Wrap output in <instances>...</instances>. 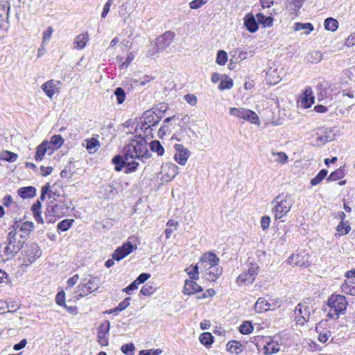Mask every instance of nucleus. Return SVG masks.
<instances>
[{
    "instance_id": "obj_1",
    "label": "nucleus",
    "mask_w": 355,
    "mask_h": 355,
    "mask_svg": "<svg viewBox=\"0 0 355 355\" xmlns=\"http://www.w3.org/2000/svg\"><path fill=\"white\" fill-rule=\"evenodd\" d=\"M123 156L116 155L112 158L115 170L121 171L125 168L124 172L129 173L135 171L139 165V161L144 162L151 157V153L148 149L147 142L143 138L132 139L123 148Z\"/></svg>"
},
{
    "instance_id": "obj_2",
    "label": "nucleus",
    "mask_w": 355,
    "mask_h": 355,
    "mask_svg": "<svg viewBox=\"0 0 355 355\" xmlns=\"http://www.w3.org/2000/svg\"><path fill=\"white\" fill-rule=\"evenodd\" d=\"M295 202L293 196L291 194L281 193L272 200V212L275 220L281 219L286 216Z\"/></svg>"
},
{
    "instance_id": "obj_3",
    "label": "nucleus",
    "mask_w": 355,
    "mask_h": 355,
    "mask_svg": "<svg viewBox=\"0 0 355 355\" xmlns=\"http://www.w3.org/2000/svg\"><path fill=\"white\" fill-rule=\"evenodd\" d=\"M348 302L346 297L341 295H332L328 299L325 311H328L327 316L329 319H338L340 314H344Z\"/></svg>"
},
{
    "instance_id": "obj_4",
    "label": "nucleus",
    "mask_w": 355,
    "mask_h": 355,
    "mask_svg": "<svg viewBox=\"0 0 355 355\" xmlns=\"http://www.w3.org/2000/svg\"><path fill=\"white\" fill-rule=\"evenodd\" d=\"M7 235V245L4 248L3 252L7 257V259H12L24 247L23 241L19 239V232L13 226Z\"/></svg>"
},
{
    "instance_id": "obj_5",
    "label": "nucleus",
    "mask_w": 355,
    "mask_h": 355,
    "mask_svg": "<svg viewBox=\"0 0 355 355\" xmlns=\"http://www.w3.org/2000/svg\"><path fill=\"white\" fill-rule=\"evenodd\" d=\"M51 200L46 209L45 218L48 223H53L58 218H60L65 215L68 211V207L62 202V203L53 204Z\"/></svg>"
},
{
    "instance_id": "obj_6",
    "label": "nucleus",
    "mask_w": 355,
    "mask_h": 355,
    "mask_svg": "<svg viewBox=\"0 0 355 355\" xmlns=\"http://www.w3.org/2000/svg\"><path fill=\"white\" fill-rule=\"evenodd\" d=\"M259 272V266L257 263L250 262L248 265V269L237 277L236 283L241 284H252Z\"/></svg>"
},
{
    "instance_id": "obj_7",
    "label": "nucleus",
    "mask_w": 355,
    "mask_h": 355,
    "mask_svg": "<svg viewBox=\"0 0 355 355\" xmlns=\"http://www.w3.org/2000/svg\"><path fill=\"white\" fill-rule=\"evenodd\" d=\"M99 288V279L97 277L84 278L77 287L76 293L78 297H83Z\"/></svg>"
},
{
    "instance_id": "obj_8",
    "label": "nucleus",
    "mask_w": 355,
    "mask_h": 355,
    "mask_svg": "<svg viewBox=\"0 0 355 355\" xmlns=\"http://www.w3.org/2000/svg\"><path fill=\"white\" fill-rule=\"evenodd\" d=\"M21 254L24 255L23 264L28 266L41 256L42 251L37 244L32 243L26 245Z\"/></svg>"
},
{
    "instance_id": "obj_9",
    "label": "nucleus",
    "mask_w": 355,
    "mask_h": 355,
    "mask_svg": "<svg viewBox=\"0 0 355 355\" xmlns=\"http://www.w3.org/2000/svg\"><path fill=\"white\" fill-rule=\"evenodd\" d=\"M174 36V33L171 31H167L162 35L158 37L155 44L156 49L150 55H153L155 53L159 52V51L166 49L171 44Z\"/></svg>"
},
{
    "instance_id": "obj_10",
    "label": "nucleus",
    "mask_w": 355,
    "mask_h": 355,
    "mask_svg": "<svg viewBox=\"0 0 355 355\" xmlns=\"http://www.w3.org/2000/svg\"><path fill=\"white\" fill-rule=\"evenodd\" d=\"M294 314L297 323L303 324L305 322L309 321L311 315V309L308 306L300 303L295 309Z\"/></svg>"
},
{
    "instance_id": "obj_11",
    "label": "nucleus",
    "mask_w": 355,
    "mask_h": 355,
    "mask_svg": "<svg viewBox=\"0 0 355 355\" xmlns=\"http://www.w3.org/2000/svg\"><path fill=\"white\" fill-rule=\"evenodd\" d=\"M135 246L131 242H125L122 246L118 247L112 254L113 259L120 261L130 254L134 249Z\"/></svg>"
},
{
    "instance_id": "obj_12",
    "label": "nucleus",
    "mask_w": 355,
    "mask_h": 355,
    "mask_svg": "<svg viewBox=\"0 0 355 355\" xmlns=\"http://www.w3.org/2000/svg\"><path fill=\"white\" fill-rule=\"evenodd\" d=\"M309 255L305 252L293 254L288 258L289 263L294 264L300 267H307L310 264Z\"/></svg>"
},
{
    "instance_id": "obj_13",
    "label": "nucleus",
    "mask_w": 355,
    "mask_h": 355,
    "mask_svg": "<svg viewBox=\"0 0 355 355\" xmlns=\"http://www.w3.org/2000/svg\"><path fill=\"white\" fill-rule=\"evenodd\" d=\"M277 306H279V305H277V301H267L263 297H259L254 304V310L258 313H262L270 309H275Z\"/></svg>"
},
{
    "instance_id": "obj_14",
    "label": "nucleus",
    "mask_w": 355,
    "mask_h": 355,
    "mask_svg": "<svg viewBox=\"0 0 355 355\" xmlns=\"http://www.w3.org/2000/svg\"><path fill=\"white\" fill-rule=\"evenodd\" d=\"M174 148L176 151L174 155L175 160L180 165H185L190 155L189 150L182 144H175Z\"/></svg>"
},
{
    "instance_id": "obj_15",
    "label": "nucleus",
    "mask_w": 355,
    "mask_h": 355,
    "mask_svg": "<svg viewBox=\"0 0 355 355\" xmlns=\"http://www.w3.org/2000/svg\"><path fill=\"white\" fill-rule=\"evenodd\" d=\"M110 329V322L107 320L101 324L98 329V341L102 346L108 345L107 334Z\"/></svg>"
},
{
    "instance_id": "obj_16",
    "label": "nucleus",
    "mask_w": 355,
    "mask_h": 355,
    "mask_svg": "<svg viewBox=\"0 0 355 355\" xmlns=\"http://www.w3.org/2000/svg\"><path fill=\"white\" fill-rule=\"evenodd\" d=\"M59 84V81H56L55 80H50L44 83L42 85L41 88L48 97L52 98L55 93L58 92V85Z\"/></svg>"
},
{
    "instance_id": "obj_17",
    "label": "nucleus",
    "mask_w": 355,
    "mask_h": 355,
    "mask_svg": "<svg viewBox=\"0 0 355 355\" xmlns=\"http://www.w3.org/2000/svg\"><path fill=\"white\" fill-rule=\"evenodd\" d=\"M244 26L250 33H255L259 28L258 21L252 13H248L245 16Z\"/></svg>"
},
{
    "instance_id": "obj_18",
    "label": "nucleus",
    "mask_w": 355,
    "mask_h": 355,
    "mask_svg": "<svg viewBox=\"0 0 355 355\" xmlns=\"http://www.w3.org/2000/svg\"><path fill=\"white\" fill-rule=\"evenodd\" d=\"M202 264H205V267H211L217 266L220 261L219 258L213 252H209L205 253L200 258Z\"/></svg>"
},
{
    "instance_id": "obj_19",
    "label": "nucleus",
    "mask_w": 355,
    "mask_h": 355,
    "mask_svg": "<svg viewBox=\"0 0 355 355\" xmlns=\"http://www.w3.org/2000/svg\"><path fill=\"white\" fill-rule=\"evenodd\" d=\"M141 120L146 121V123L150 126H156L159 123L160 118L156 116L154 112L151 110H147L143 114Z\"/></svg>"
},
{
    "instance_id": "obj_20",
    "label": "nucleus",
    "mask_w": 355,
    "mask_h": 355,
    "mask_svg": "<svg viewBox=\"0 0 355 355\" xmlns=\"http://www.w3.org/2000/svg\"><path fill=\"white\" fill-rule=\"evenodd\" d=\"M202 291V287L193 280H186L184 286V293L187 295L194 294Z\"/></svg>"
},
{
    "instance_id": "obj_21",
    "label": "nucleus",
    "mask_w": 355,
    "mask_h": 355,
    "mask_svg": "<svg viewBox=\"0 0 355 355\" xmlns=\"http://www.w3.org/2000/svg\"><path fill=\"white\" fill-rule=\"evenodd\" d=\"M314 103V97L312 96V90L308 87L305 89L301 99V105L304 108H309Z\"/></svg>"
},
{
    "instance_id": "obj_22",
    "label": "nucleus",
    "mask_w": 355,
    "mask_h": 355,
    "mask_svg": "<svg viewBox=\"0 0 355 355\" xmlns=\"http://www.w3.org/2000/svg\"><path fill=\"white\" fill-rule=\"evenodd\" d=\"M48 150L51 151V147L49 146L48 141H44L36 148V153L35 155V160L37 162L42 161Z\"/></svg>"
},
{
    "instance_id": "obj_23",
    "label": "nucleus",
    "mask_w": 355,
    "mask_h": 355,
    "mask_svg": "<svg viewBox=\"0 0 355 355\" xmlns=\"http://www.w3.org/2000/svg\"><path fill=\"white\" fill-rule=\"evenodd\" d=\"M89 41V35L87 33H82L77 35L73 42V48L76 49H83L85 48L87 42Z\"/></svg>"
},
{
    "instance_id": "obj_24",
    "label": "nucleus",
    "mask_w": 355,
    "mask_h": 355,
    "mask_svg": "<svg viewBox=\"0 0 355 355\" xmlns=\"http://www.w3.org/2000/svg\"><path fill=\"white\" fill-rule=\"evenodd\" d=\"M17 193L21 198H31L35 196L36 189L32 186L21 187L18 189Z\"/></svg>"
},
{
    "instance_id": "obj_25",
    "label": "nucleus",
    "mask_w": 355,
    "mask_h": 355,
    "mask_svg": "<svg viewBox=\"0 0 355 355\" xmlns=\"http://www.w3.org/2000/svg\"><path fill=\"white\" fill-rule=\"evenodd\" d=\"M83 146L85 147L90 153H92L97 150L100 146V142L95 138L86 139L83 144Z\"/></svg>"
},
{
    "instance_id": "obj_26",
    "label": "nucleus",
    "mask_w": 355,
    "mask_h": 355,
    "mask_svg": "<svg viewBox=\"0 0 355 355\" xmlns=\"http://www.w3.org/2000/svg\"><path fill=\"white\" fill-rule=\"evenodd\" d=\"M223 272V269L221 267L218 266V264L215 266L208 267L207 275V279L209 281H215L216 279L221 275Z\"/></svg>"
},
{
    "instance_id": "obj_27",
    "label": "nucleus",
    "mask_w": 355,
    "mask_h": 355,
    "mask_svg": "<svg viewBox=\"0 0 355 355\" xmlns=\"http://www.w3.org/2000/svg\"><path fill=\"white\" fill-rule=\"evenodd\" d=\"M263 349L266 355L276 354L279 351V345L278 343L271 340L264 345Z\"/></svg>"
},
{
    "instance_id": "obj_28",
    "label": "nucleus",
    "mask_w": 355,
    "mask_h": 355,
    "mask_svg": "<svg viewBox=\"0 0 355 355\" xmlns=\"http://www.w3.org/2000/svg\"><path fill=\"white\" fill-rule=\"evenodd\" d=\"M64 141V139L60 135H55L51 137L50 141L48 142L49 146L50 145L53 146V147L51 148V152H49V154L52 153L55 149L60 148L63 145Z\"/></svg>"
},
{
    "instance_id": "obj_29",
    "label": "nucleus",
    "mask_w": 355,
    "mask_h": 355,
    "mask_svg": "<svg viewBox=\"0 0 355 355\" xmlns=\"http://www.w3.org/2000/svg\"><path fill=\"white\" fill-rule=\"evenodd\" d=\"M258 23L263 26V27H271L273 24V18L270 16L266 17L262 13L259 12L256 15Z\"/></svg>"
},
{
    "instance_id": "obj_30",
    "label": "nucleus",
    "mask_w": 355,
    "mask_h": 355,
    "mask_svg": "<svg viewBox=\"0 0 355 355\" xmlns=\"http://www.w3.org/2000/svg\"><path fill=\"white\" fill-rule=\"evenodd\" d=\"M313 26L311 23H300L297 22L294 24V31H299L304 30L305 31L306 35H309L313 30Z\"/></svg>"
},
{
    "instance_id": "obj_31",
    "label": "nucleus",
    "mask_w": 355,
    "mask_h": 355,
    "mask_svg": "<svg viewBox=\"0 0 355 355\" xmlns=\"http://www.w3.org/2000/svg\"><path fill=\"white\" fill-rule=\"evenodd\" d=\"M226 347L227 349L230 352L234 353L235 354H239L242 352V345L239 341L236 340L229 341Z\"/></svg>"
},
{
    "instance_id": "obj_32",
    "label": "nucleus",
    "mask_w": 355,
    "mask_h": 355,
    "mask_svg": "<svg viewBox=\"0 0 355 355\" xmlns=\"http://www.w3.org/2000/svg\"><path fill=\"white\" fill-rule=\"evenodd\" d=\"M200 342L207 347H210L214 342V336L209 332H204L199 337Z\"/></svg>"
},
{
    "instance_id": "obj_33",
    "label": "nucleus",
    "mask_w": 355,
    "mask_h": 355,
    "mask_svg": "<svg viewBox=\"0 0 355 355\" xmlns=\"http://www.w3.org/2000/svg\"><path fill=\"white\" fill-rule=\"evenodd\" d=\"M150 150L155 152L158 156H162L164 154V148L158 140L152 141L150 143Z\"/></svg>"
},
{
    "instance_id": "obj_34",
    "label": "nucleus",
    "mask_w": 355,
    "mask_h": 355,
    "mask_svg": "<svg viewBox=\"0 0 355 355\" xmlns=\"http://www.w3.org/2000/svg\"><path fill=\"white\" fill-rule=\"evenodd\" d=\"M324 28L330 31H336L338 27V22L336 19L328 17L324 22Z\"/></svg>"
},
{
    "instance_id": "obj_35",
    "label": "nucleus",
    "mask_w": 355,
    "mask_h": 355,
    "mask_svg": "<svg viewBox=\"0 0 355 355\" xmlns=\"http://www.w3.org/2000/svg\"><path fill=\"white\" fill-rule=\"evenodd\" d=\"M156 291V286L154 283L148 282L142 286L140 293L144 296H150Z\"/></svg>"
},
{
    "instance_id": "obj_36",
    "label": "nucleus",
    "mask_w": 355,
    "mask_h": 355,
    "mask_svg": "<svg viewBox=\"0 0 355 355\" xmlns=\"http://www.w3.org/2000/svg\"><path fill=\"white\" fill-rule=\"evenodd\" d=\"M322 59V54L318 51H313L310 52L306 55V60L311 63H318Z\"/></svg>"
},
{
    "instance_id": "obj_37",
    "label": "nucleus",
    "mask_w": 355,
    "mask_h": 355,
    "mask_svg": "<svg viewBox=\"0 0 355 355\" xmlns=\"http://www.w3.org/2000/svg\"><path fill=\"white\" fill-rule=\"evenodd\" d=\"M342 291L346 294L355 295V283L351 280L345 282L342 286Z\"/></svg>"
},
{
    "instance_id": "obj_38",
    "label": "nucleus",
    "mask_w": 355,
    "mask_h": 355,
    "mask_svg": "<svg viewBox=\"0 0 355 355\" xmlns=\"http://www.w3.org/2000/svg\"><path fill=\"white\" fill-rule=\"evenodd\" d=\"M345 175V173L344 171V168L340 167L337 170L331 173V174L327 178L328 181H336L340 180Z\"/></svg>"
},
{
    "instance_id": "obj_39",
    "label": "nucleus",
    "mask_w": 355,
    "mask_h": 355,
    "mask_svg": "<svg viewBox=\"0 0 355 355\" xmlns=\"http://www.w3.org/2000/svg\"><path fill=\"white\" fill-rule=\"evenodd\" d=\"M130 300H131V298L130 297L125 298L122 302H121L118 304V306L116 308L109 310L108 311H107V313H112L114 312L122 311L123 310L125 309L130 305Z\"/></svg>"
},
{
    "instance_id": "obj_40",
    "label": "nucleus",
    "mask_w": 355,
    "mask_h": 355,
    "mask_svg": "<svg viewBox=\"0 0 355 355\" xmlns=\"http://www.w3.org/2000/svg\"><path fill=\"white\" fill-rule=\"evenodd\" d=\"M18 155L16 153L8 150L2 151L0 154V159L9 162H14L17 160Z\"/></svg>"
},
{
    "instance_id": "obj_41",
    "label": "nucleus",
    "mask_w": 355,
    "mask_h": 355,
    "mask_svg": "<svg viewBox=\"0 0 355 355\" xmlns=\"http://www.w3.org/2000/svg\"><path fill=\"white\" fill-rule=\"evenodd\" d=\"M245 113H249L248 109H245L243 107H231L230 109V115L236 116L237 118L244 119Z\"/></svg>"
},
{
    "instance_id": "obj_42",
    "label": "nucleus",
    "mask_w": 355,
    "mask_h": 355,
    "mask_svg": "<svg viewBox=\"0 0 355 355\" xmlns=\"http://www.w3.org/2000/svg\"><path fill=\"white\" fill-rule=\"evenodd\" d=\"M328 173L327 170L322 169L319 171V173L316 175V176L311 180V184L312 186H315L320 184L327 176Z\"/></svg>"
},
{
    "instance_id": "obj_43",
    "label": "nucleus",
    "mask_w": 355,
    "mask_h": 355,
    "mask_svg": "<svg viewBox=\"0 0 355 355\" xmlns=\"http://www.w3.org/2000/svg\"><path fill=\"white\" fill-rule=\"evenodd\" d=\"M73 219H64L60 221L57 226L58 231L64 232L68 230L73 223Z\"/></svg>"
},
{
    "instance_id": "obj_44",
    "label": "nucleus",
    "mask_w": 355,
    "mask_h": 355,
    "mask_svg": "<svg viewBox=\"0 0 355 355\" xmlns=\"http://www.w3.org/2000/svg\"><path fill=\"white\" fill-rule=\"evenodd\" d=\"M249 113H245L244 120L250 121V123L253 124H259V119L257 114L250 110H248Z\"/></svg>"
},
{
    "instance_id": "obj_45",
    "label": "nucleus",
    "mask_w": 355,
    "mask_h": 355,
    "mask_svg": "<svg viewBox=\"0 0 355 355\" xmlns=\"http://www.w3.org/2000/svg\"><path fill=\"white\" fill-rule=\"evenodd\" d=\"M351 230L350 226L348 225V222L341 221L337 226L336 230L340 235L347 234Z\"/></svg>"
},
{
    "instance_id": "obj_46",
    "label": "nucleus",
    "mask_w": 355,
    "mask_h": 355,
    "mask_svg": "<svg viewBox=\"0 0 355 355\" xmlns=\"http://www.w3.org/2000/svg\"><path fill=\"white\" fill-rule=\"evenodd\" d=\"M253 326L250 321H245L239 327V331L242 334H249L253 331Z\"/></svg>"
},
{
    "instance_id": "obj_47",
    "label": "nucleus",
    "mask_w": 355,
    "mask_h": 355,
    "mask_svg": "<svg viewBox=\"0 0 355 355\" xmlns=\"http://www.w3.org/2000/svg\"><path fill=\"white\" fill-rule=\"evenodd\" d=\"M114 94L118 104H122L125 101L126 94L122 87H117L114 91Z\"/></svg>"
},
{
    "instance_id": "obj_48",
    "label": "nucleus",
    "mask_w": 355,
    "mask_h": 355,
    "mask_svg": "<svg viewBox=\"0 0 355 355\" xmlns=\"http://www.w3.org/2000/svg\"><path fill=\"white\" fill-rule=\"evenodd\" d=\"M227 61V54L223 50H220L217 53L216 63L219 65H225Z\"/></svg>"
},
{
    "instance_id": "obj_49",
    "label": "nucleus",
    "mask_w": 355,
    "mask_h": 355,
    "mask_svg": "<svg viewBox=\"0 0 355 355\" xmlns=\"http://www.w3.org/2000/svg\"><path fill=\"white\" fill-rule=\"evenodd\" d=\"M186 272L189 275L191 280L193 279H198L199 278L198 277V266H191L189 268H187L186 269Z\"/></svg>"
},
{
    "instance_id": "obj_50",
    "label": "nucleus",
    "mask_w": 355,
    "mask_h": 355,
    "mask_svg": "<svg viewBox=\"0 0 355 355\" xmlns=\"http://www.w3.org/2000/svg\"><path fill=\"white\" fill-rule=\"evenodd\" d=\"M233 87V80L232 79L226 77L225 79L221 80L218 89L220 90H225L231 89Z\"/></svg>"
},
{
    "instance_id": "obj_51",
    "label": "nucleus",
    "mask_w": 355,
    "mask_h": 355,
    "mask_svg": "<svg viewBox=\"0 0 355 355\" xmlns=\"http://www.w3.org/2000/svg\"><path fill=\"white\" fill-rule=\"evenodd\" d=\"M121 350L125 355H134L135 347L133 343H128L123 345Z\"/></svg>"
},
{
    "instance_id": "obj_52",
    "label": "nucleus",
    "mask_w": 355,
    "mask_h": 355,
    "mask_svg": "<svg viewBox=\"0 0 355 355\" xmlns=\"http://www.w3.org/2000/svg\"><path fill=\"white\" fill-rule=\"evenodd\" d=\"M10 10V4L8 1L0 2V17L6 16L8 17V12Z\"/></svg>"
},
{
    "instance_id": "obj_53",
    "label": "nucleus",
    "mask_w": 355,
    "mask_h": 355,
    "mask_svg": "<svg viewBox=\"0 0 355 355\" xmlns=\"http://www.w3.org/2000/svg\"><path fill=\"white\" fill-rule=\"evenodd\" d=\"M33 228V223L32 222L26 221L21 224L20 229L19 230H17V232H22L24 233H27L29 234V232L32 230Z\"/></svg>"
},
{
    "instance_id": "obj_54",
    "label": "nucleus",
    "mask_w": 355,
    "mask_h": 355,
    "mask_svg": "<svg viewBox=\"0 0 355 355\" xmlns=\"http://www.w3.org/2000/svg\"><path fill=\"white\" fill-rule=\"evenodd\" d=\"M179 173L178 167L174 164H168V180L173 179Z\"/></svg>"
},
{
    "instance_id": "obj_55",
    "label": "nucleus",
    "mask_w": 355,
    "mask_h": 355,
    "mask_svg": "<svg viewBox=\"0 0 355 355\" xmlns=\"http://www.w3.org/2000/svg\"><path fill=\"white\" fill-rule=\"evenodd\" d=\"M53 33V28L51 26H49L44 32L42 37V44L49 42L51 38L52 34Z\"/></svg>"
},
{
    "instance_id": "obj_56",
    "label": "nucleus",
    "mask_w": 355,
    "mask_h": 355,
    "mask_svg": "<svg viewBox=\"0 0 355 355\" xmlns=\"http://www.w3.org/2000/svg\"><path fill=\"white\" fill-rule=\"evenodd\" d=\"M117 193L116 191L114 188L113 185L109 184L105 187V195L107 198H111L114 196Z\"/></svg>"
},
{
    "instance_id": "obj_57",
    "label": "nucleus",
    "mask_w": 355,
    "mask_h": 355,
    "mask_svg": "<svg viewBox=\"0 0 355 355\" xmlns=\"http://www.w3.org/2000/svg\"><path fill=\"white\" fill-rule=\"evenodd\" d=\"M207 2V0H193L189 3V6L191 9H198Z\"/></svg>"
},
{
    "instance_id": "obj_58",
    "label": "nucleus",
    "mask_w": 355,
    "mask_h": 355,
    "mask_svg": "<svg viewBox=\"0 0 355 355\" xmlns=\"http://www.w3.org/2000/svg\"><path fill=\"white\" fill-rule=\"evenodd\" d=\"M162 352L160 349H150L140 351L139 355H159Z\"/></svg>"
},
{
    "instance_id": "obj_59",
    "label": "nucleus",
    "mask_w": 355,
    "mask_h": 355,
    "mask_svg": "<svg viewBox=\"0 0 355 355\" xmlns=\"http://www.w3.org/2000/svg\"><path fill=\"white\" fill-rule=\"evenodd\" d=\"M55 301L58 305L65 306V293L64 291H60L56 295Z\"/></svg>"
},
{
    "instance_id": "obj_60",
    "label": "nucleus",
    "mask_w": 355,
    "mask_h": 355,
    "mask_svg": "<svg viewBox=\"0 0 355 355\" xmlns=\"http://www.w3.org/2000/svg\"><path fill=\"white\" fill-rule=\"evenodd\" d=\"M273 155H275L277 157V162L281 163V164H285L288 162V157L286 155V153L283 152H279L277 153H273Z\"/></svg>"
},
{
    "instance_id": "obj_61",
    "label": "nucleus",
    "mask_w": 355,
    "mask_h": 355,
    "mask_svg": "<svg viewBox=\"0 0 355 355\" xmlns=\"http://www.w3.org/2000/svg\"><path fill=\"white\" fill-rule=\"evenodd\" d=\"M150 277V275L149 273L143 272L140 274L135 281L137 284H141L147 281Z\"/></svg>"
},
{
    "instance_id": "obj_62",
    "label": "nucleus",
    "mask_w": 355,
    "mask_h": 355,
    "mask_svg": "<svg viewBox=\"0 0 355 355\" xmlns=\"http://www.w3.org/2000/svg\"><path fill=\"white\" fill-rule=\"evenodd\" d=\"M113 1L114 0H108L105 4L104 5V7H103V12L101 13V17L102 18H105L107 15V14L109 13L110 12V7L113 3Z\"/></svg>"
},
{
    "instance_id": "obj_63",
    "label": "nucleus",
    "mask_w": 355,
    "mask_h": 355,
    "mask_svg": "<svg viewBox=\"0 0 355 355\" xmlns=\"http://www.w3.org/2000/svg\"><path fill=\"white\" fill-rule=\"evenodd\" d=\"M270 223V218L268 216H264L261 218V228L265 230L269 227Z\"/></svg>"
},
{
    "instance_id": "obj_64",
    "label": "nucleus",
    "mask_w": 355,
    "mask_h": 355,
    "mask_svg": "<svg viewBox=\"0 0 355 355\" xmlns=\"http://www.w3.org/2000/svg\"><path fill=\"white\" fill-rule=\"evenodd\" d=\"M185 101L191 105H196L197 103V98L194 94H187L184 96Z\"/></svg>"
}]
</instances>
